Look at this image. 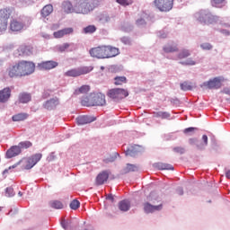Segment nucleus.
<instances>
[{"label": "nucleus", "instance_id": "obj_1", "mask_svg": "<svg viewBox=\"0 0 230 230\" xmlns=\"http://www.w3.org/2000/svg\"><path fill=\"white\" fill-rule=\"evenodd\" d=\"M35 73V63L31 61H20L9 67L8 75L10 78L30 76Z\"/></svg>", "mask_w": 230, "mask_h": 230}, {"label": "nucleus", "instance_id": "obj_2", "mask_svg": "<svg viewBox=\"0 0 230 230\" xmlns=\"http://www.w3.org/2000/svg\"><path fill=\"white\" fill-rule=\"evenodd\" d=\"M98 6L96 0H77L75 2V13L89 15Z\"/></svg>", "mask_w": 230, "mask_h": 230}, {"label": "nucleus", "instance_id": "obj_3", "mask_svg": "<svg viewBox=\"0 0 230 230\" xmlns=\"http://www.w3.org/2000/svg\"><path fill=\"white\" fill-rule=\"evenodd\" d=\"M194 19L201 24H215L220 21V17L213 15L208 10H200L194 13Z\"/></svg>", "mask_w": 230, "mask_h": 230}, {"label": "nucleus", "instance_id": "obj_4", "mask_svg": "<svg viewBox=\"0 0 230 230\" xmlns=\"http://www.w3.org/2000/svg\"><path fill=\"white\" fill-rule=\"evenodd\" d=\"M31 24V19L25 17L23 19H13L10 23L11 31L19 32L27 30Z\"/></svg>", "mask_w": 230, "mask_h": 230}, {"label": "nucleus", "instance_id": "obj_5", "mask_svg": "<svg viewBox=\"0 0 230 230\" xmlns=\"http://www.w3.org/2000/svg\"><path fill=\"white\" fill-rule=\"evenodd\" d=\"M82 105L84 107H103L107 101H105V94L103 93H97L92 99H84L81 101Z\"/></svg>", "mask_w": 230, "mask_h": 230}, {"label": "nucleus", "instance_id": "obj_6", "mask_svg": "<svg viewBox=\"0 0 230 230\" xmlns=\"http://www.w3.org/2000/svg\"><path fill=\"white\" fill-rule=\"evenodd\" d=\"M107 96L114 102H120V100L128 96V91L123 88H112L108 91Z\"/></svg>", "mask_w": 230, "mask_h": 230}, {"label": "nucleus", "instance_id": "obj_7", "mask_svg": "<svg viewBox=\"0 0 230 230\" xmlns=\"http://www.w3.org/2000/svg\"><path fill=\"white\" fill-rule=\"evenodd\" d=\"M94 67L93 66H81L77 68H73L66 71L64 75L65 76H70L73 78H76V76H82L83 75H88L91 73Z\"/></svg>", "mask_w": 230, "mask_h": 230}, {"label": "nucleus", "instance_id": "obj_8", "mask_svg": "<svg viewBox=\"0 0 230 230\" xmlns=\"http://www.w3.org/2000/svg\"><path fill=\"white\" fill-rule=\"evenodd\" d=\"M12 15V11L10 9H1L0 10V33L6 31L8 28V19Z\"/></svg>", "mask_w": 230, "mask_h": 230}, {"label": "nucleus", "instance_id": "obj_9", "mask_svg": "<svg viewBox=\"0 0 230 230\" xmlns=\"http://www.w3.org/2000/svg\"><path fill=\"white\" fill-rule=\"evenodd\" d=\"M224 80L225 79L222 76L214 77L207 82H204L201 84V87H204L205 89H220Z\"/></svg>", "mask_w": 230, "mask_h": 230}, {"label": "nucleus", "instance_id": "obj_10", "mask_svg": "<svg viewBox=\"0 0 230 230\" xmlns=\"http://www.w3.org/2000/svg\"><path fill=\"white\" fill-rule=\"evenodd\" d=\"M41 159H42V154L40 153L35 154L31 157L26 158L23 161V165H22L23 170H31V168H33V166H35V164H37V163H39V161H40Z\"/></svg>", "mask_w": 230, "mask_h": 230}, {"label": "nucleus", "instance_id": "obj_11", "mask_svg": "<svg viewBox=\"0 0 230 230\" xmlns=\"http://www.w3.org/2000/svg\"><path fill=\"white\" fill-rule=\"evenodd\" d=\"M154 4L160 12H170L173 8V0H155Z\"/></svg>", "mask_w": 230, "mask_h": 230}, {"label": "nucleus", "instance_id": "obj_12", "mask_svg": "<svg viewBox=\"0 0 230 230\" xmlns=\"http://www.w3.org/2000/svg\"><path fill=\"white\" fill-rule=\"evenodd\" d=\"M189 144L191 146H196L197 150H205L206 146L208 145V137L206 135L202 136V141L197 139V138H190Z\"/></svg>", "mask_w": 230, "mask_h": 230}, {"label": "nucleus", "instance_id": "obj_13", "mask_svg": "<svg viewBox=\"0 0 230 230\" xmlns=\"http://www.w3.org/2000/svg\"><path fill=\"white\" fill-rule=\"evenodd\" d=\"M90 55L93 58H105V46L92 49Z\"/></svg>", "mask_w": 230, "mask_h": 230}, {"label": "nucleus", "instance_id": "obj_14", "mask_svg": "<svg viewBox=\"0 0 230 230\" xmlns=\"http://www.w3.org/2000/svg\"><path fill=\"white\" fill-rule=\"evenodd\" d=\"M119 53V49L112 46H104V57L105 58H112L118 57Z\"/></svg>", "mask_w": 230, "mask_h": 230}, {"label": "nucleus", "instance_id": "obj_15", "mask_svg": "<svg viewBox=\"0 0 230 230\" xmlns=\"http://www.w3.org/2000/svg\"><path fill=\"white\" fill-rule=\"evenodd\" d=\"M12 96V90L10 87H5L0 91V103H6Z\"/></svg>", "mask_w": 230, "mask_h": 230}, {"label": "nucleus", "instance_id": "obj_16", "mask_svg": "<svg viewBox=\"0 0 230 230\" xmlns=\"http://www.w3.org/2000/svg\"><path fill=\"white\" fill-rule=\"evenodd\" d=\"M57 66H58V63L50 60V61L42 62L39 64L38 66L41 71H49V69H55Z\"/></svg>", "mask_w": 230, "mask_h": 230}, {"label": "nucleus", "instance_id": "obj_17", "mask_svg": "<svg viewBox=\"0 0 230 230\" xmlns=\"http://www.w3.org/2000/svg\"><path fill=\"white\" fill-rule=\"evenodd\" d=\"M109 181V172L107 171L100 172L95 180L96 186H102V184H105Z\"/></svg>", "mask_w": 230, "mask_h": 230}, {"label": "nucleus", "instance_id": "obj_18", "mask_svg": "<svg viewBox=\"0 0 230 230\" xmlns=\"http://www.w3.org/2000/svg\"><path fill=\"white\" fill-rule=\"evenodd\" d=\"M163 209V204L154 206L148 202L144 203L145 213H155V211H161Z\"/></svg>", "mask_w": 230, "mask_h": 230}, {"label": "nucleus", "instance_id": "obj_19", "mask_svg": "<svg viewBox=\"0 0 230 230\" xmlns=\"http://www.w3.org/2000/svg\"><path fill=\"white\" fill-rule=\"evenodd\" d=\"M74 30L71 27L62 29L60 31H55L53 33V36L55 39H62L65 35H71L73 33Z\"/></svg>", "mask_w": 230, "mask_h": 230}, {"label": "nucleus", "instance_id": "obj_20", "mask_svg": "<svg viewBox=\"0 0 230 230\" xmlns=\"http://www.w3.org/2000/svg\"><path fill=\"white\" fill-rule=\"evenodd\" d=\"M95 119L94 117L83 115L76 118V123L77 125H87L88 123H93Z\"/></svg>", "mask_w": 230, "mask_h": 230}, {"label": "nucleus", "instance_id": "obj_21", "mask_svg": "<svg viewBox=\"0 0 230 230\" xmlns=\"http://www.w3.org/2000/svg\"><path fill=\"white\" fill-rule=\"evenodd\" d=\"M63 10L66 13H76V4L73 6V4L69 1L63 2Z\"/></svg>", "mask_w": 230, "mask_h": 230}, {"label": "nucleus", "instance_id": "obj_22", "mask_svg": "<svg viewBox=\"0 0 230 230\" xmlns=\"http://www.w3.org/2000/svg\"><path fill=\"white\" fill-rule=\"evenodd\" d=\"M21 152V147H19V146H13L10 149L7 150L6 157L8 159H12V157H17Z\"/></svg>", "mask_w": 230, "mask_h": 230}, {"label": "nucleus", "instance_id": "obj_23", "mask_svg": "<svg viewBox=\"0 0 230 230\" xmlns=\"http://www.w3.org/2000/svg\"><path fill=\"white\" fill-rule=\"evenodd\" d=\"M58 103V98L50 99L44 103V109H47V111H52V109H55Z\"/></svg>", "mask_w": 230, "mask_h": 230}, {"label": "nucleus", "instance_id": "obj_24", "mask_svg": "<svg viewBox=\"0 0 230 230\" xmlns=\"http://www.w3.org/2000/svg\"><path fill=\"white\" fill-rule=\"evenodd\" d=\"M18 100L20 103H28L31 102V95L30 93H22L19 94Z\"/></svg>", "mask_w": 230, "mask_h": 230}, {"label": "nucleus", "instance_id": "obj_25", "mask_svg": "<svg viewBox=\"0 0 230 230\" xmlns=\"http://www.w3.org/2000/svg\"><path fill=\"white\" fill-rule=\"evenodd\" d=\"M178 50L177 45L175 43H168L164 46V53H175Z\"/></svg>", "mask_w": 230, "mask_h": 230}, {"label": "nucleus", "instance_id": "obj_26", "mask_svg": "<svg viewBox=\"0 0 230 230\" xmlns=\"http://www.w3.org/2000/svg\"><path fill=\"white\" fill-rule=\"evenodd\" d=\"M53 13V5L47 4L41 9V15L42 17H48Z\"/></svg>", "mask_w": 230, "mask_h": 230}, {"label": "nucleus", "instance_id": "obj_27", "mask_svg": "<svg viewBox=\"0 0 230 230\" xmlns=\"http://www.w3.org/2000/svg\"><path fill=\"white\" fill-rule=\"evenodd\" d=\"M154 166L156 170H173V165L164 163H156Z\"/></svg>", "mask_w": 230, "mask_h": 230}, {"label": "nucleus", "instance_id": "obj_28", "mask_svg": "<svg viewBox=\"0 0 230 230\" xmlns=\"http://www.w3.org/2000/svg\"><path fill=\"white\" fill-rule=\"evenodd\" d=\"M89 91H91V86L85 84L81 86L80 88L76 89L74 93V94H75L76 96H78V94H87V93H89Z\"/></svg>", "mask_w": 230, "mask_h": 230}, {"label": "nucleus", "instance_id": "obj_29", "mask_svg": "<svg viewBox=\"0 0 230 230\" xmlns=\"http://www.w3.org/2000/svg\"><path fill=\"white\" fill-rule=\"evenodd\" d=\"M119 209L120 211H128V209H130V202L128 201V199L121 200L119 203Z\"/></svg>", "mask_w": 230, "mask_h": 230}, {"label": "nucleus", "instance_id": "obj_30", "mask_svg": "<svg viewBox=\"0 0 230 230\" xmlns=\"http://www.w3.org/2000/svg\"><path fill=\"white\" fill-rule=\"evenodd\" d=\"M139 168L137 165L128 164L126 167L123 168L122 173H130V172H137Z\"/></svg>", "mask_w": 230, "mask_h": 230}, {"label": "nucleus", "instance_id": "obj_31", "mask_svg": "<svg viewBox=\"0 0 230 230\" xmlns=\"http://www.w3.org/2000/svg\"><path fill=\"white\" fill-rule=\"evenodd\" d=\"M28 113H18L13 116V121H24V119H28Z\"/></svg>", "mask_w": 230, "mask_h": 230}, {"label": "nucleus", "instance_id": "obj_32", "mask_svg": "<svg viewBox=\"0 0 230 230\" xmlns=\"http://www.w3.org/2000/svg\"><path fill=\"white\" fill-rule=\"evenodd\" d=\"M146 13H142L140 18L137 19L136 21L137 26H139V27L145 26V24H146Z\"/></svg>", "mask_w": 230, "mask_h": 230}, {"label": "nucleus", "instance_id": "obj_33", "mask_svg": "<svg viewBox=\"0 0 230 230\" xmlns=\"http://www.w3.org/2000/svg\"><path fill=\"white\" fill-rule=\"evenodd\" d=\"M155 118H161L162 119H168L170 118V113L166 111H157L154 112Z\"/></svg>", "mask_w": 230, "mask_h": 230}, {"label": "nucleus", "instance_id": "obj_34", "mask_svg": "<svg viewBox=\"0 0 230 230\" xmlns=\"http://www.w3.org/2000/svg\"><path fill=\"white\" fill-rule=\"evenodd\" d=\"M114 84L115 85H123V84H127V77L126 76H116L114 77Z\"/></svg>", "mask_w": 230, "mask_h": 230}, {"label": "nucleus", "instance_id": "obj_35", "mask_svg": "<svg viewBox=\"0 0 230 230\" xmlns=\"http://www.w3.org/2000/svg\"><path fill=\"white\" fill-rule=\"evenodd\" d=\"M212 6H215L216 8H223V6H226V0H212Z\"/></svg>", "mask_w": 230, "mask_h": 230}, {"label": "nucleus", "instance_id": "obj_36", "mask_svg": "<svg viewBox=\"0 0 230 230\" xmlns=\"http://www.w3.org/2000/svg\"><path fill=\"white\" fill-rule=\"evenodd\" d=\"M191 56V50L183 49L181 50L179 53V58H188V57Z\"/></svg>", "mask_w": 230, "mask_h": 230}, {"label": "nucleus", "instance_id": "obj_37", "mask_svg": "<svg viewBox=\"0 0 230 230\" xmlns=\"http://www.w3.org/2000/svg\"><path fill=\"white\" fill-rule=\"evenodd\" d=\"M31 146H32V144L30 141L20 142L18 144V146L20 147V150L22 152L23 149L31 148Z\"/></svg>", "mask_w": 230, "mask_h": 230}, {"label": "nucleus", "instance_id": "obj_38", "mask_svg": "<svg viewBox=\"0 0 230 230\" xmlns=\"http://www.w3.org/2000/svg\"><path fill=\"white\" fill-rule=\"evenodd\" d=\"M50 206L54 209H62L64 208V204H62L61 201L58 200L50 201Z\"/></svg>", "mask_w": 230, "mask_h": 230}, {"label": "nucleus", "instance_id": "obj_39", "mask_svg": "<svg viewBox=\"0 0 230 230\" xmlns=\"http://www.w3.org/2000/svg\"><path fill=\"white\" fill-rule=\"evenodd\" d=\"M83 31L84 33H94V31H96V26L88 25L87 27L84 28Z\"/></svg>", "mask_w": 230, "mask_h": 230}, {"label": "nucleus", "instance_id": "obj_40", "mask_svg": "<svg viewBox=\"0 0 230 230\" xmlns=\"http://www.w3.org/2000/svg\"><path fill=\"white\" fill-rule=\"evenodd\" d=\"M69 46H71V44L69 43H64L62 45H58L57 47L58 51H59L60 53H64V51H66L67 49H69Z\"/></svg>", "mask_w": 230, "mask_h": 230}, {"label": "nucleus", "instance_id": "obj_41", "mask_svg": "<svg viewBox=\"0 0 230 230\" xmlns=\"http://www.w3.org/2000/svg\"><path fill=\"white\" fill-rule=\"evenodd\" d=\"M181 91H191V89H193V86H191L190 83L184 82L181 84Z\"/></svg>", "mask_w": 230, "mask_h": 230}, {"label": "nucleus", "instance_id": "obj_42", "mask_svg": "<svg viewBox=\"0 0 230 230\" xmlns=\"http://www.w3.org/2000/svg\"><path fill=\"white\" fill-rule=\"evenodd\" d=\"M200 48L204 51H210V49H213V45H211V43L205 42L200 44Z\"/></svg>", "mask_w": 230, "mask_h": 230}, {"label": "nucleus", "instance_id": "obj_43", "mask_svg": "<svg viewBox=\"0 0 230 230\" xmlns=\"http://www.w3.org/2000/svg\"><path fill=\"white\" fill-rule=\"evenodd\" d=\"M78 208H80V201H78L77 199L72 200L70 203V208L76 210L78 209Z\"/></svg>", "mask_w": 230, "mask_h": 230}, {"label": "nucleus", "instance_id": "obj_44", "mask_svg": "<svg viewBox=\"0 0 230 230\" xmlns=\"http://www.w3.org/2000/svg\"><path fill=\"white\" fill-rule=\"evenodd\" d=\"M116 2L119 4H121V6H128V5L132 4V2H130L128 0H116Z\"/></svg>", "mask_w": 230, "mask_h": 230}, {"label": "nucleus", "instance_id": "obj_45", "mask_svg": "<svg viewBox=\"0 0 230 230\" xmlns=\"http://www.w3.org/2000/svg\"><path fill=\"white\" fill-rule=\"evenodd\" d=\"M126 155H130L131 157L136 155V151L134 150V147L128 148L126 150Z\"/></svg>", "mask_w": 230, "mask_h": 230}, {"label": "nucleus", "instance_id": "obj_46", "mask_svg": "<svg viewBox=\"0 0 230 230\" xmlns=\"http://www.w3.org/2000/svg\"><path fill=\"white\" fill-rule=\"evenodd\" d=\"M5 195L6 197H13V195H15V192H13V189L7 188L5 190Z\"/></svg>", "mask_w": 230, "mask_h": 230}, {"label": "nucleus", "instance_id": "obj_47", "mask_svg": "<svg viewBox=\"0 0 230 230\" xmlns=\"http://www.w3.org/2000/svg\"><path fill=\"white\" fill-rule=\"evenodd\" d=\"M173 152H176V154H184L185 149L184 147L176 146V147H173Z\"/></svg>", "mask_w": 230, "mask_h": 230}, {"label": "nucleus", "instance_id": "obj_48", "mask_svg": "<svg viewBox=\"0 0 230 230\" xmlns=\"http://www.w3.org/2000/svg\"><path fill=\"white\" fill-rule=\"evenodd\" d=\"M183 66H195V62L191 59H187L186 61L181 62Z\"/></svg>", "mask_w": 230, "mask_h": 230}, {"label": "nucleus", "instance_id": "obj_49", "mask_svg": "<svg viewBox=\"0 0 230 230\" xmlns=\"http://www.w3.org/2000/svg\"><path fill=\"white\" fill-rule=\"evenodd\" d=\"M40 36L43 38V39H47V40H49V39H51V35L46 33V32H41L40 33Z\"/></svg>", "mask_w": 230, "mask_h": 230}, {"label": "nucleus", "instance_id": "obj_50", "mask_svg": "<svg viewBox=\"0 0 230 230\" xmlns=\"http://www.w3.org/2000/svg\"><path fill=\"white\" fill-rule=\"evenodd\" d=\"M194 130H197V128H187L184 129V134H188L189 132H193Z\"/></svg>", "mask_w": 230, "mask_h": 230}, {"label": "nucleus", "instance_id": "obj_51", "mask_svg": "<svg viewBox=\"0 0 230 230\" xmlns=\"http://www.w3.org/2000/svg\"><path fill=\"white\" fill-rule=\"evenodd\" d=\"M61 226L63 229H67L69 227V223L66 221H62Z\"/></svg>", "mask_w": 230, "mask_h": 230}, {"label": "nucleus", "instance_id": "obj_52", "mask_svg": "<svg viewBox=\"0 0 230 230\" xmlns=\"http://www.w3.org/2000/svg\"><path fill=\"white\" fill-rule=\"evenodd\" d=\"M121 42H123L124 44H130V40H128V38L124 37L121 39Z\"/></svg>", "mask_w": 230, "mask_h": 230}, {"label": "nucleus", "instance_id": "obj_53", "mask_svg": "<svg viewBox=\"0 0 230 230\" xmlns=\"http://www.w3.org/2000/svg\"><path fill=\"white\" fill-rule=\"evenodd\" d=\"M220 32L223 33V35H226V37L230 35V31L226 29L221 30Z\"/></svg>", "mask_w": 230, "mask_h": 230}, {"label": "nucleus", "instance_id": "obj_54", "mask_svg": "<svg viewBox=\"0 0 230 230\" xmlns=\"http://www.w3.org/2000/svg\"><path fill=\"white\" fill-rule=\"evenodd\" d=\"M102 22H110L111 17L106 15L102 19Z\"/></svg>", "mask_w": 230, "mask_h": 230}, {"label": "nucleus", "instance_id": "obj_55", "mask_svg": "<svg viewBox=\"0 0 230 230\" xmlns=\"http://www.w3.org/2000/svg\"><path fill=\"white\" fill-rule=\"evenodd\" d=\"M106 199H107V200H111V202H114V196H112V194H109V195L106 197Z\"/></svg>", "mask_w": 230, "mask_h": 230}, {"label": "nucleus", "instance_id": "obj_56", "mask_svg": "<svg viewBox=\"0 0 230 230\" xmlns=\"http://www.w3.org/2000/svg\"><path fill=\"white\" fill-rule=\"evenodd\" d=\"M158 36L160 37V39H166V37H168V34L159 32Z\"/></svg>", "mask_w": 230, "mask_h": 230}, {"label": "nucleus", "instance_id": "obj_57", "mask_svg": "<svg viewBox=\"0 0 230 230\" xmlns=\"http://www.w3.org/2000/svg\"><path fill=\"white\" fill-rule=\"evenodd\" d=\"M222 93H224V94H228L230 96V89L229 88H224Z\"/></svg>", "mask_w": 230, "mask_h": 230}, {"label": "nucleus", "instance_id": "obj_58", "mask_svg": "<svg viewBox=\"0 0 230 230\" xmlns=\"http://www.w3.org/2000/svg\"><path fill=\"white\" fill-rule=\"evenodd\" d=\"M147 200H149L150 202H152V200H154V193L149 194V196L147 197Z\"/></svg>", "mask_w": 230, "mask_h": 230}, {"label": "nucleus", "instance_id": "obj_59", "mask_svg": "<svg viewBox=\"0 0 230 230\" xmlns=\"http://www.w3.org/2000/svg\"><path fill=\"white\" fill-rule=\"evenodd\" d=\"M226 177L227 179H230V170H228L226 172Z\"/></svg>", "mask_w": 230, "mask_h": 230}, {"label": "nucleus", "instance_id": "obj_60", "mask_svg": "<svg viewBox=\"0 0 230 230\" xmlns=\"http://www.w3.org/2000/svg\"><path fill=\"white\" fill-rule=\"evenodd\" d=\"M178 193H179L180 195H184V190H182V189H179V190H178Z\"/></svg>", "mask_w": 230, "mask_h": 230}, {"label": "nucleus", "instance_id": "obj_61", "mask_svg": "<svg viewBox=\"0 0 230 230\" xmlns=\"http://www.w3.org/2000/svg\"><path fill=\"white\" fill-rule=\"evenodd\" d=\"M56 28H58V25H53L52 30H56Z\"/></svg>", "mask_w": 230, "mask_h": 230}, {"label": "nucleus", "instance_id": "obj_62", "mask_svg": "<svg viewBox=\"0 0 230 230\" xmlns=\"http://www.w3.org/2000/svg\"><path fill=\"white\" fill-rule=\"evenodd\" d=\"M19 164H20V163H18V164L13 165L12 168H17V166H18Z\"/></svg>", "mask_w": 230, "mask_h": 230}, {"label": "nucleus", "instance_id": "obj_63", "mask_svg": "<svg viewBox=\"0 0 230 230\" xmlns=\"http://www.w3.org/2000/svg\"><path fill=\"white\" fill-rule=\"evenodd\" d=\"M101 69H102V71H103V70L105 69V67H103V66H101Z\"/></svg>", "mask_w": 230, "mask_h": 230}, {"label": "nucleus", "instance_id": "obj_64", "mask_svg": "<svg viewBox=\"0 0 230 230\" xmlns=\"http://www.w3.org/2000/svg\"><path fill=\"white\" fill-rule=\"evenodd\" d=\"M8 172V170H4V173H6Z\"/></svg>", "mask_w": 230, "mask_h": 230}]
</instances>
